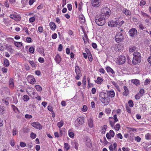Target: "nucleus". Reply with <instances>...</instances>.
Here are the masks:
<instances>
[{"label": "nucleus", "mask_w": 151, "mask_h": 151, "mask_svg": "<svg viewBox=\"0 0 151 151\" xmlns=\"http://www.w3.org/2000/svg\"><path fill=\"white\" fill-rule=\"evenodd\" d=\"M109 9L105 7L103 8L102 12L99 15L95 17V21L96 24L99 26H102L106 22V19L108 18L109 16Z\"/></svg>", "instance_id": "obj_1"}, {"label": "nucleus", "mask_w": 151, "mask_h": 151, "mask_svg": "<svg viewBox=\"0 0 151 151\" xmlns=\"http://www.w3.org/2000/svg\"><path fill=\"white\" fill-rule=\"evenodd\" d=\"M134 57L133 58L132 63L134 65H136L138 63L140 62L141 60V56L139 52H134L133 54Z\"/></svg>", "instance_id": "obj_2"}, {"label": "nucleus", "mask_w": 151, "mask_h": 151, "mask_svg": "<svg viewBox=\"0 0 151 151\" xmlns=\"http://www.w3.org/2000/svg\"><path fill=\"white\" fill-rule=\"evenodd\" d=\"M120 24L119 21L117 20L116 21L112 20L109 22L108 23V25L109 26L116 27L118 28L121 26Z\"/></svg>", "instance_id": "obj_3"}, {"label": "nucleus", "mask_w": 151, "mask_h": 151, "mask_svg": "<svg viewBox=\"0 0 151 151\" xmlns=\"http://www.w3.org/2000/svg\"><path fill=\"white\" fill-rule=\"evenodd\" d=\"M116 63L118 64L121 65L124 64L126 60V58L124 56L121 55L119 56L117 58Z\"/></svg>", "instance_id": "obj_4"}, {"label": "nucleus", "mask_w": 151, "mask_h": 151, "mask_svg": "<svg viewBox=\"0 0 151 151\" xmlns=\"http://www.w3.org/2000/svg\"><path fill=\"white\" fill-rule=\"evenodd\" d=\"M124 39V36L122 34L120 33L116 34L115 37V40L117 42H119L122 41Z\"/></svg>", "instance_id": "obj_5"}, {"label": "nucleus", "mask_w": 151, "mask_h": 151, "mask_svg": "<svg viewBox=\"0 0 151 151\" xmlns=\"http://www.w3.org/2000/svg\"><path fill=\"white\" fill-rule=\"evenodd\" d=\"M75 71L76 74L75 77L77 80H79L80 76H81V73L78 66L76 65L75 67Z\"/></svg>", "instance_id": "obj_6"}, {"label": "nucleus", "mask_w": 151, "mask_h": 151, "mask_svg": "<svg viewBox=\"0 0 151 151\" xmlns=\"http://www.w3.org/2000/svg\"><path fill=\"white\" fill-rule=\"evenodd\" d=\"M129 35L132 37H134L137 35V32L135 28H132L129 31Z\"/></svg>", "instance_id": "obj_7"}, {"label": "nucleus", "mask_w": 151, "mask_h": 151, "mask_svg": "<svg viewBox=\"0 0 151 151\" xmlns=\"http://www.w3.org/2000/svg\"><path fill=\"white\" fill-rule=\"evenodd\" d=\"M85 142L86 146L88 147L91 148L92 147V144L89 138L87 137L85 138Z\"/></svg>", "instance_id": "obj_8"}, {"label": "nucleus", "mask_w": 151, "mask_h": 151, "mask_svg": "<svg viewBox=\"0 0 151 151\" xmlns=\"http://www.w3.org/2000/svg\"><path fill=\"white\" fill-rule=\"evenodd\" d=\"M9 17L10 18L15 20L17 21H20L21 19V17L18 15L12 14L10 15Z\"/></svg>", "instance_id": "obj_9"}, {"label": "nucleus", "mask_w": 151, "mask_h": 151, "mask_svg": "<svg viewBox=\"0 0 151 151\" xmlns=\"http://www.w3.org/2000/svg\"><path fill=\"white\" fill-rule=\"evenodd\" d=\"M32 125L37 129H42V125L39 122H33L32 123Z\"/></svg>", "instance_id": "obj_10"}, {"label": "nucleus", "mask_w": 151, "mask_h": 151, "mask_svg": "<svg viewBox=\"0 0 151 151\" xmlns=\"http://www.w3.org/2000/svg\"><path fill=\"white\" fill-rule=\"evenodd\" d=\"M91 3L93 6L95 7H98L100 5L99 0H92Z\"/></svg>", "instance_id": "obj_11"}, {"label": "nucleus", "mask_w": 151, "mask_h": 151, "mask_svg": "<svg viewBox=\"0 0 151 151\" xmlns=\"http://www.w3.org/2000/svg\"><path fill=\"white\" fill-rule=\"evenodd\" d=\"M27 78L28 81L30 83L34 84L36 82L35 78L32 75L28 76Z\"/></svg>", "instance_id": "obj_12"}, {"label": "nucleus", "mask_w": 151, "mask_h": 151, "mask_svg": "<svg viewBox=\"0 0 151 151\" xmlns=\"http://www.w3.org/2000/svg\"><path fill=\"white\" fill-rule=\"evenodd\" d=\"M31 93H32V97L33 98H37L38 97H39V98H40V96H38V93H37L35 92L33 90H32V91L31 92H29L28 94L29 95L31 96Z\"/></svg>", "instance_id": "obj_13"}, {"label": "nucleus", "mask_w": 151, "mask_h": 151, "mask_svg": "<svg viewBox=\"0 0 151 151\" xmlns=\"http://www.w3.org/2000/svg\"><path fill=\"white\" fill-rule=\"evenodd\" d=\"M4 46H5V47H6L5 49H6L11 54L12 53L14 52V50L13 49L11 45H4Z\"/></svg>", "instance_id": "obj_14"}, {"label": "nucleus", "mask_w": 151, "mask_h": 151, "mask_svg": "<svg viewBox=\"0 0 151 151\" xmlns=\"http://www.w3.org/2000/svg\"><path fill=\"white\" fill-rule=\"evenodd\" d=\"M84 118L83 117H81L77 119L76 121L80 124H82L84 122Z\"/></svg>", "instance_id": "obj_15"}, {"label": "nucleus", "mask_w": 151, "mask_h": 151, "mask_svg": "<svg viewBox=\"0 0 151 151\" xmlns=\"http://www.w3.org/2000/svg\"><path fill=\"white\" fill-rule=\"evenodd\" d=\"M107 95L106 93H105L104 92H101L99 95V97L101 98L100 100L106 98V96H107Z\"/></svg>", "instance_id": "obj_16"}, {"label": "nucleus", "mask_w": 151, "mask_h": 151, "mask_svg": "<svg viewBox=\"0 0 151 151\" xmlns=\"http://www.w3.org/2000/svg\"><path fill=\"white\" fill-rule=\"evenodd\" d=\"M55 61L56 63H59L61 60V58L60 55L58 54L55 57Z\"/></svg>", "instance_id": "obj_17"}, {"label": "nucleus", "mask_w": 151, "mask_h": 151, "mask_svg": "<svg viewBox=\"0 0 151 151\" xmlns=\"http://www.w3.org/2000/svg\"><path fill=\"white\" fill-rule=\"evenodd\" d=\"M122 12L126 16H130L131 15V12L130 11L126 8H124L123 9Z\"/></svg>", "instance_id": "obj_18"}, {"label": "nucleus", "mask_w": 151, "mask_h": 151, "mask_svg": "<svg viewBox=\"0 0 151 151\" xmlns=\"http://www.w3.org/2000/svg\"><path fill=\"white\" fill-rule=\"evenodd\" d=\"M123 88L124 91L123 93V95L124 96H127L129 94V91L128 88L125 86H124Z\"/></svg>", "instance_id": "obj_19"}, {"label": "nucleus", "mask_w": 151, "mask_h": 151, "mask_svg": "<svg viewBox=\"0 0 151 151\" xmlns=\"http://www.w3.org/2000/svg\"><path fill=\"white\" fill-rule=\"evenodd\" d=\"M100 101L104 105H107L109 104V101L106 98L101 100Z\"/></svg>", "instance_id": "obj_20"}, {"label": "nucleus", "mask_w": 151, "mask_h": 151, "mask_svg": "<svg viewBox=\"0 0 151 151\" xmlns=\"http://www.w3.org/2000/svg\"><path fill=\"white\" fill-rule=\"evenodd\" d=\"M103 79L101 77H97V80L95 81V82L98 84H100L103 81Z\"/></svg>", "instance_id": "obj_21"}, {"label": "nucleus", "mask_w": 151, "mask_h": 151, "mask_svg": "<svg viewBox=\"0 0 151 151\" xmlns=\"http://www.w3.org/2000/svg\"><path fill=\"white\" fill-rule=\"evenodd\" d=\"M50 26L51 29L53 30H54L56 28V26L53 22H51L50 23Z\"/></svg>", "instance_id": "obj_22"}, {"label": "nucleus", "mask_w": 151, "mask_h": 151, "mask_svg": "<svg viewBox=\"0 0 151 151\" xmlns=\"http://www.w3.org/2000/svg\"><path fill=\"white\" fill-rule=\"evenodd\" d=\"M107 95L109 96L112 98L114 96L115 93L114 91H111L107 92Z\"/></svg>", "instance_id": "obj_23"}, {"label": "nucleus", "mask_w": 151, "mask_h": 151, "mask_svg": "<svg viewBox=\"0 0 151 151\" xmlns=\"http://www.w3.org/2000/svg\"><path fill=\"white\" fill-rule=\"evenodd\" d=\"M131 82L132 83L135 84L137 86L139 85L140 83L139 80L137 79L132 80H131Z\"/></svg>", "instance_id": "obj_24"}, {"label": "nucleus", "mask_w": 151, "mask_h": 151, "mask_svg": "<svg viewBox=\"0 0 151 151\" xmlns=\"http://www.w3.org/2000/svg\"><path fill=\"white\" fill-rule=\"evenodd\" d=\"M88 125L90 128H92L93 126V120L91 119H89L88 121Z\"/></svg>", "instance_id": "obj_25"}, {"label": "nucleus", "mask_w": 151, "mask_h": 151, "mask_svg": "<svg viewBox=\"0 0 151 151\" xmlns=\"http://www.w3.org/2000/svg\"><path fill=\"white\" fill-rule=\"evenodd\" d=\"M83 40L85 43H86L88 41V38L87 35L86 34H84V36L83 37Z\"/></svg>", "instance_id": "obj_26"}, {"label": "nucleus", "mask_w": 151, "mask_h": 151, "mask_svg": "<svg viewBox=\"0 0 151 151\" xmlns=\"http://www.w3.org/2000/svg\"><path fill=\"white\" fill-rule=\"evenodd\" d=\"M106 70L108 72H110L113 74L114 73V72L113 70L109 66H108L106 67Z\"/></svg>", "instance_id": "obj_27"}, {"label": "nucleus", "mask_w": 151, "mask_h": 151, "mask_svg": "<svg viewBox=\"0 0 151 151\" xmlns=\"http://www.w3.org/2000/svg\"><path fill=\"white\" fill-rule=\"evenodd\" d=\"M4 64L6 67L8 66L9 65V63L8 60L6 59H4Z\"/></svg>", "instance_id": "obj_28"}, {"label": "nucleus", "mask_w": 151, "mask_h": 151, "mask_svg": "<svg viewBox=\"0 0 151 151\" xmlns=\"http://www.w3.org/2000/svg\"><path fill=\"white\" fill-rule=\"evenodd\" d=\"M60 133L61 136L65 134V129L64 128H62L60 129Z\"/></svg>", "instance_id": "obj_29"}, {"label": "nucleus", "mask_w": 151, "mask_h": 151, "mask_svg": "<svg viewBox=\"0 0 151 151\" xmlns=\"http://www.w3.org/2000/svg\"><path fill=\"white\" fill-rule=\"evenodd\" d=\"M9 86L10 87L12 88L14 86L13 79H11L9 80Z\"/></svg>", "instance_id": "obj_30"}, {"label": "nucleus", "mask_w": 151, "mask_h": 151, "mask_svg": "<svg viewBox=\"0 0 151 151\" xmlns=\"http://www.w3.org/2000/svg\"><path fill=\"white\" fill-rule=\"evenodd\" d=\"M2 102L6 105H7L9 104L8 100L7 99H4L2 100Z\"/></svg>", "instance_id": "obj_31"}, {"label": "nucleus", "mask_w": 151, "mask_h": 151, "mask_svg": "<svg viewBox=\"0 0 151 151\" xmlns=\"http://www.w3.org/2000/svg\"><path fill=\"white\" fill-rule=\"evenodd\" d=\"M64 147L66 151L68 150L70 148V146L68 143H65L64 144Z\"/></svg>", "instance_id": "obj_32"}, {"label": "nucleus", "mask_w": 151, "mask_h": 151, "mask_svg": "<svg viewBox=\"0 0 151 151\" xmlns=\"http://www.w3.org/2000/svg\"><path fill=\"white\" fill-rule=\"evenodd\" d=\"M23 99L24 101H27L29 99V97L27 95H25L23 97Z\"/></svg>", "instance_id": "obj_33"}, {"label": "nucleus", "mask_w": 151, "mask_h": 151, "mask_svg": "<svg viewBox=\"0 0 151 151\" xmlns=\"http://www.w3.org/2000/svg\"><path fill=\"white\" fill-rule=\"evenodd\" d=\"M64 124L63 122V121H61L60 122H58L57 125L58 127L60 128Z\"/></svg>", "instance_id": "obj_34"}, {"label": "nucleus", "mask_w": 151, "mask_h": 151, "mask_svg": "<svg viewBox=\"0 0 151 151\" xmlns=\"http://www.w3.org/2000/svg\"><path fill=\"white\" fill-rule=\"evenodd\" d=\"M107 128V126L105 125L103 126V127L102 129V131L101 132V133L103 134H104L105 133V131L106 129Z\"/></svg>", "instance_id": "obj_35"}, {"label": "nucleus", "mask_w": 151, "mask_h": 151, "mask_svg": "<svg viewBox=\"0 0 151 151\" xmlns=\"http://www.w3.org/2000/svg\"><path fill=\"white\" fill-rule=\"evenodd\" d=\"M142 96L141 94L138 93L135 96V98L137 100L139 99Z\"/></svg>", "instance_id": "obj_36"}, {"label": "nucleus", "mask_w": 151, "mask_h": 151, "mask_svg": "<svg viewBox=\"0 0 151 151\" xmlns=\"http://www.w3.org/2000/svg\"><path fill=\"white\" fill-rule=\"evenodd\" d=\"M35 87L36 90L38 91H41L42 90V88L40 85H36L35 86Z\"/></svg>", "instance_id": "obj_37"}, {"label": "nucleus", "mask_w": 151, "mask_h": 151, "mask_svg": "<svg viewBox=\"0 0 151 151\" xmlns=\"http://www.w3.org/2000/svg\"><path fill=\"white\" fill-rule=\"evenodd\" d=\"M136 50V47L134 46L131 47H129V51L130 52H132Z\"/></svg>", "instance_id": "obj_38"}, {"label": "nucleus", "mask_w": 151, "mask_h": 151, "mask_svg": "<svg viewBox=\"0 0 151 151\" xmlns=\"http://www.w3.org/2000/svg\"><path fill=\"white\" fill-rule=\"evenodd\" d=\"M37 51L40 53H44V50L42 47H38L37 49Z\"/></svg>", "instance_id": "obj_39"}, {"label": "nucleus", "mask_w": 151, "mask_h": 151, "mask_svg": "<svg viewBox=\"0 0 151 151\" xmlns=\"http://www.w3.org/2000/svg\"><path fill=\"white\" fill-rule=\"evenodd\" d=\"M29 131V129L27 128H24L22 129L23 132L24 133H28Z\"/></svg>", "instance_id": "obj_40"}, {"label": "nucleus", "mask_w": 151, "mask_h": 151, "mask_svg": "<svg viewBox=\"0 0 151 151\" xmlns=\"http://www.w3.org/2000/svg\"><path fill=\"white\" fill-rule=\"evenodd\" d=\"M79 19L82 20L81 22H84L85 21V17L83 15H80L79 16Z\"/></svg>", "instance_id": "obj_41"}, {"label": "nucleus", "mask_w": 151, "mask_h": 151, "mask_svg": "<svg viewBox=\"0 0 151 151\" xmlns=\"http://www.w3.org/2000/svg\"><path fill=\"white\" fill-rule=\"evenodd\" d=\"M35 50V48L33 47H31L29 49V52L32 53H34Z\"/></svg>", "instance_id": "obj_42"}, {"label": "nucleus", "mask_w": 151, "mask_h": 151, "mask_svg": "<svg viewBox=\"0 0 151 151\" xmlns=\"http://www.w3.org/2000/svg\"><path fill=\"white\" fill-rule=\"evenodd\" d=\"M5 107L3 105H1L0 107V112L2 113L5 110Z\"/></svg>", "instance_id": "obj_43"}, {"label": "nucleus", "mask_w": 151, "mask_h": 151, "mask_svg": "<svg viewBox=\"0 0 151 151\" xmlns=\"http://www.w3.org/2000/svg\"><path fill=\"white\" fill-rule=\"evenodd\" d=\"M120 126L119 124H117L114 127V128L116 130L118 131L119 129Z\"/></svg>", "instance_id": "obj_44"}, {"label": "nucleus", "mask_w": 151, "mask_h": 151, "mask_svg": "<svg viewBox=\"0 0 151 151\" xmlns=\"http://www.w3.org/2000/svg\"><path fill=\"white\" fill-rule=\"evenodd\" d=\"M128 103L130 107H132L133 106L134 104L132 100H129Z\"/></svg>", "instance_id": "obj_45"}, {"label": "nucleus", "mask_w": 151, "mask_h": 151, "mask_svg": "<svg viewBox=\"0 0 151 151\" xmlns=\"http://www.w3.org/2000/svg\"><path fill=\"white\" fill-rule=\"evenodd\" d=\"M30 137L32 139H35L36 137V135L33 132H32L30 134Z\"/></svg>", "instance_id": "obj_46"}, {"label": "nucleus", "mask_w": 151, "mask_h": 151, "mask_svg": "<svg viewBox=\"0 0 151 151\" xmlns=\"http://www.w3.org/2000/svg\"><path fill=\"white\" fill-rule=\"evenodd\" d=\"M88 109L87 107L86 106L84 105L83 106V108L82 109V110L83 112L86 111Z\"/></svg>", "instance_id": "obj_47"}, {"label": "nucleus", "mask_w": 151, "mask_h": 151, "mask_svg": "<svg viewBox=\"0 0 151 151\" xmlns=\"http://www.w3.org/2000/svg\"><path fill=\"white\" fill-rule=\"evenodd\" d=\"M22 42H14V45H15L17 46V47H18L19 46V45H22Z\"/></svg>", "instance_id": "obj_48"}, {"label": "nucleus", "mask_w": 151, "mask_h": 151, "mask_svg": "<svg viewBox=\"0 0 151 151\" xmlns=\"http://www.w3.org/2000/svg\"><path fill=\"white\" fill-rule=\"evenodd\" d=\"M150 133H148L147 134L145 135V139H150Z\"/></svg>", "instance_id": "obj_49"}, {"label": "nucleus", "mask_w": 151, "mask_h": 151, "mask_svg": "<svg viewBox=\"0 0 151 151\" xmlns=\"http://www.w3.org/2000/svg\"><path fill=\"white\" fill-rule=\"evenodd\" d=\"M20 145L21 147H24L26 146V144L25 142H20Z\"/></svg>", "instance_id": "obj_50"}, {"label": "nucleus", "mask_w": 151, "mask_h": 151, "mask_svg": "<svg viewBox=\"0 0 151 151\" xmlns=\"http://www.w3.org/2000/svg\"><path fill=\"white\" fill-rule=\"evenodd\" d=\"M5 48V47H4V46L2 44L0 43V50H4Z\"/></svg>", "instance_id": "obj_51"}, {"label": "nucleus", "mask_w": 151, "mask_h": 151, "mask_svg": "<svg viewBox=\"0 0 151 151\" xmlns=\"http://www.w3.org/2000/svg\"><path fill=\"white\" fill-rule=\"evenodd\" d=\"M67 8L69 11H71L72 9V5L70 4H68L67 5Z\"/></svg>", "instance_id": "obj_52"}, {"label": "nucleus", "mask_w": 151, "mask_h": 151, "mask_svg": "<svg viewBox=\"0 0 151 151\" xmlns=\"http://www.w3.org/2000/svg\"><path fill=\"white\" fill-rule=\"evenodd\" d=\"M150 79H146L145 80V82H144V84L145 85H147V84L150 83Z\"/></svg>", "instance_id": "obj_53"}, {"label": "nucleus", "mask_w": 151, "mask_h": 151, "mask_svg": "<svg viewBox=\"0 0 151 151\" xmlns=\"http://www.w3.org/2000/svg\"><path fill=\"white\" fill-rule=\"evenodd\" d=\"M29 63L31 65L34 67H35V63L33 61H29Z\"/></svg>", "instance_id": "obj_54"}, {"label": "nucleus", "mask_w": 151, "mask_h": 151, "mask_svg": "<svg viewBox=\"0 0 151 151\" xmlns=\"http://www.w3.org/2000/svg\"><path fill=\"white\" fill-rule=\"evenodd\" d=\"M12 132L13 135H15L17 133V130L16 128H14L13 129Z\"/></svg>", "instance_id": "obj_55"}, {"label": "nucleus", "mask_w": 151, "mask_h": 151, "mask_svg": "<svg viewBox=\"0 0 151 151\" xmlns=\"http://www.w3.org/2000/svg\"><path fill=\"white\" fill-rule=\"evenodd\" d=\"M25 117L27 119H31L32 118V116L31 115L28 114H25Z\"/></svg>", "instance_id": "obj_56"}, {"label": "nucleus", "mask_w": 151, "mask_h": 151, "mask_svg": "<svg viewBox=\"0 0 151 151\" xmlns=\"http://www.w3.org/2000/svg\"><path fill=\"white\" fill-rule=\"evenodd\" d=\"M38 61L41 63H43L44 62V60L43 58L40 57L38 59Z\"/></svg>", "instance_id": "obj_57"}, {"label": "nucleus", "mask_w": 151, "mask_h": 151, "mask_svg": "<svg viewBox=\"0 0 151 151\" xmlns=\"http://www.w3.org/2000/svg\"><path fill=\"white\" fill-rule=\"evenodd\" d=\"M109 133L110 135L112 137H113L114 136V133L112 130H110Z\"/></svg>", "instance_id": "obj_58"}, {"label": "nucleus", "mask_w": 151, "mask_h": 151, "mask_svg": "<svg viewBox=\"0 0 151 151\" xmlns=\"http://www.w3.org/2000/svg\"><path fill=\"white\" fill-rule=\"evenodd\" d=\"M117 116L116 114H115L114 116L113 119L114 120V122H116L118 121V119L117 117Z\"/></svg>", "instance_id": "obj_59"}, {"label": "nucleus", "mask_w": 151, "mask_h": 151, "mask_svg": "<svg viewBox=\"0 0 151 151\" xmlns=\"http://www.w3.org/2000/svg\"><path fill=\"white\" fill-rule=\"evenodd\" d=\"M146 4V2L145 1L143 0L141 1L140 3V5L141 6H142L145 5Z\"/></svg>", "instance_id": "obj_60"}, {"label": "nucleus", "mask_w": 151, "mask_h": 151, "mask_svg": "<svg viewBox=\"0 0 151 151\" xmlns=\"http://www.w3.org/2000/svg\"><path fill=\"white\" fill-rule=\"evenodd\" d=\"M69 135L70 137L73 138L74 137V133L73 132H69Z\"/></svg>", "instance_id": "obj_61"}, {"label": "nucleus", "mask_w": 151, "mask_h": 151, "mask_svg": "<svg viewBox=\"0 0 151 151\" xmlns=\"http://www.w3.org/2000/svg\"><path fill=\"white\" fill-rule=\"evenodd\" d=\"M116 136L118 138H120L121 139H122L123 138L122 134L120 133H118L117 135Z\"/></svg>", "instance_id": "obj_62"}, {"label": "nucleus", "mask_w": 151, "mask_h": 151, "mask_svg": "<svg viewBox=\"0 0 151 151\" xmlns=\"http://www.w3.org/2000/svg\"><path fill=\"white\" fill-rule=\"evenodd\" d=\"M135 139L136 141H137V142H139L141 140V138L139 136H137L135 137Z\"/></svg>", "instance_id": "obj_63"}, {"label": "nucleus", "mask_w": 151, "mask_h": 151, "mask_svg": "<svg viewBox=\"0 0 151 151\" xmlns=\"http://www.w3.org/2000/svg\"><path fill=\"white\" fill-rule=\"evenodd\" d=\"M35 18L34 17H32L29 18V21L30 22H32L35 21Z\"/></svg>", "instance_id": "obj_64"}]
</instances>
